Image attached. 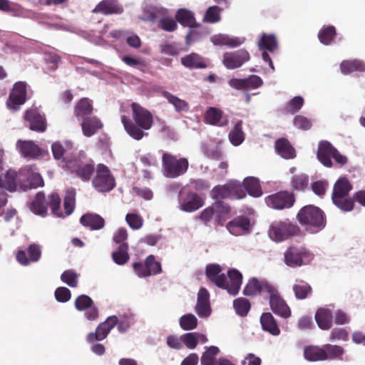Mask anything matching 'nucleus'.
<instances>
[{
  "mask_svg": "<svg viewBox=\"0 0 365 365\" xmlns=\"http://www.w3.org/2000/svg\"><path fill=\"white\" fill-rule=\"evenodd\" d=\"M131 118L125 115H121V123L126 133L136 140H142L148 135L146 130L153 125V115L145 108L133 102L130 105Z\"/></svg>",
  "mask_w": 365,
  "mask_h": 365,
  "instance_id": "f257e3e1",
  "label": "nucleus"
},
{
  "mask_svg": "<svg viewBox=\"0 0 365 365\" xmlns=\"http://www.w3.org/2000/svg\"><path fill=\"white\" fill-rule=\"evenodd\" d=\"M207 278L217 287L227 290L231 295H237L242 282V274L237 269L227 272V276L222 273V267L217 264H210L206 267Z\"/></svg>",
  "mask_w": 365,
  "mask_h": 365,
  "instance_id": "f03ea898",
  "label": "nucleus"
},
{
  "mask_svg": "<svg viewBox=\"0 0 365 365\" xmlns=\"http://www.w3.org/2000/svg\"><path fill=\"white\" fill-rule=\"evenodd\" d=\"M352 185L346 178H339L334 185L331 200L333 203L343 212H350L354 207V196H349Z\"/></svg>",
  "mask_w": 365,
  "mask_h": 365,
  "instance_id": "7ed1b4c3",
  "label": "nucleus"
},
{
  "mask_svg": "<svg viewBox=\"0 0 365 365\" xmlns=\"http://www.w3.org/2000/svg\"><path fill=\"white\" fill-rule=\"evenodd\" d=\"M163 174L168 178H177L185 175L189 168V161L186 158L179 157L170 153L162 155Z\"/></svg>",
  "mask_w": 365,
  "mask_h": 365,
  "instance_id": "20e7f679",
  "label": "nucleus"
},
{
  "mask_svg": "<svg viewBox=\"0 0 365 365\" xmlns=\"http://www.w3.org/2000/svg\"><path fill=\"white\" fill-rule=\"evenodd\" d=\"M297 219L302 225L309 226L316 231L322 230L326 224L324 212L312 205L302 207L297 215Z\"/></svg>",
  "mask_w": 365,
  "mask_h": 365,
  "instance_id": "39448f33",
  "label": "nucleus"
},
{
  "mask_svg": "<svg viewBox=\"0 0 365 365\" xmlns=\"http://www.w3.org/2000/svg\"><path fill=\"white\" fill-rule=\"evenodd\" d=\"M66 168L84 182L89 181L96 170L93 160L86 159L83 154L66 160Z\"/></svg>",
  "mask_w": 365,
  "mask_h": 365,
  "instance_id": "423d86ee",
  "label": "nucleus"
},
{
  "mask_svg": "<svg viewBox=\"0 0 365 365\" xmlns=\"http://www.w3.org/2000/svg\"><path fill=\"white\" fill-rule=\"evenodd\" d=\"M246 196L242 183L236 180H230L225 185L215 186L211 190V197L215 201L224 199H242Z\"/></svg>",
  "mask_w": 365,
  "mask_h": 365,
  "instance_id": "0eeeda50",
  "label": "nucleus"
},
{
  "mask_svg": "<svg viewBox=\"0 0 365 365\" xmlns=\"http://www.w3.org/2000/svg\"><path fill=\"white\" fill-rule=\"evenodd\" d=\"M313 255L304 247H289L284 253V262L289 267L295 268L308 264Z\"/></svg>",
  "mask_w": 365,
  "mask_h": 365,
  "instance_id": "6e6552de",
  "label": "nucleus"
},
{
  "mask_svg": "<svg viewBox=\"0 0 365 365\" xmlns=\"http://www.w3.org/2000/svg\"><path fill=\"white\" fill-rule=\"evenodd\" d=\"M19 187L23 190L37 188L43 184L41 175L35 165H25L17 172Z\"/></svg>",
  "mask_w": 365,
  "mask_h": 365,
  "instance_id": "1a4fd4ad",
  "label": "nucleus"
},
{
  "mask_svg": "<svg viewBox=\"0 0 365 365\" xmlns=\"http://www.w3.org/2000/svg\"><path fill=\"white\" fill-rule=\"evenodd\" d=\"M92 185L97 191L101 192H109L115 187V178L109 168L104 164L97 165Z\"/></svg>",
  "mask_w": 365,
  "mask_h": 365,
  "instance_id": "9d476101",
  "label": "nucleus"
},
{
  "mask_svg": "<svg viewBox=\"0 0 365 365\" xmlns=\"http://www.w3.org/2000/svg\"><path fill=\"white\" fill-rule=\"evenodd\" d=\"M267 205L277 210L290 209L296 202L293 192L281 190L267 196L264 199Z\"/></svg>",
  "mask_w": 365,
  "mask_h": 365,
  "instance_id": "9b49d317",
  "label": "nucleus"
},
{
  "mask_svg": "<svg viewBox=\"0 0 365 365\" xmlns=\"http://www.w3.org/2000/svg\"><path fill=\"white\" fill-rule=\"evenodd\" d=\"M299 227L289 220L274 222L269 229V235L275 241L285 240L292 236L298 235Z\"/></svg>",
  "mask_w": 365,
  "mask_h": 365,
  "instance_id": "f8f14e48",
  "label": "nucleus"
},
{
  "mask_svg": "<svg viewBox=\"0 0 365 365\" xmlns=\"http://www.w3.org/2000/svg\"><path fill=\"white\" fill-rule=\"evenodd\" d=\"M179 207L180 210L192 212L202 207L204 205L203 198L192 191L181 190L178 195Z\"/></svg>",
  "mask_w": 365,
  "mask_h": 365,
  "instance_id": "ddd939ff",
  "label": "nucleus"
},
{
  "mask_svg": "<svg viewBox=\"0 0 365 365\" xmlns=\"http://www.w3.org/2000/svg\"><path fill=\"white\" fill-rule=\"evenodd\" d=\"M27 83L25 81L16 82L6 101L9 108L17 111L26 101Z\"/></svg>",
  "mask_w": 365,
  "mask_h": 365,
  "instance_id": "4468645a",
  "label": "nucleus"
},
{
  "mask_svg": "<svg viewBox=\"0 0 365 365\" xmlns=\"http://www.w3.org/2000/svg\"><path fill=\"white\" fill-rule=\"evenodd\" d=\"M24 118L30 130L37 133H43L46 130L47 123L45 115L37 108L27 109L24 113Z\"/></svg>",
  "mask_w": 365,
  "mask_h": 365,
  "instance_id": "2eb2a0df",
  "label": "nucleus"
},
{
  "mask_svg": "<svg viewBox=\"0 0 365 365\" xmlns=\"http://www.w3.org/2000/svg\"><path fill=\"white\" fill-rule=\"evenodd\" d=\"M271 310L277 315L287 319L291 316V309L287 302L281 297L277 289L273 286L268 293Z\"/></svg>",
  "mask_w": 365,
  "mask_h": 365,
  "instance_id": "dca6fc26",
  "label": "nucleus"
},
{
  "mask_svg": "<svg viewBox=\"0 0 365 365\" xmlns=\"http://www.w3.org/2000/svg\"><path fill=\"white\" fill-rule=\"evenodd\" d=\"M118 318L111 316L101 323L96 328L95 332H91L87 335L86 340L88 343H93L96 341H101L107 337L110 330L116 325Z\"/></svg>",
  "mask_w": 365,
  "mask_h": 365,
  "instance_id": "f3484780",
  "label": "nucleus"
},
{
  "mask_svg": "<svg viewBox=\"0 0 365 365\" xmlns=\"http://www.w3.org/2000/svg\"><path fill=\"white\" fill-rule=\"evenodd\" d=\"M273 286V284L265 279H258L256 277H252L248 280L242 292L245 296L255 297L263 292L268 294L272 290Z\"/></svg>",
  "mask_w": 365,
  "mask_h": 365,
  "instance_id": "a211bd4d",
  "label": "nucleus"
},
{
  "mask_svg": "<svg viewBox=\"0 0 365 365\" xmlns=\"http://www.w3.org/2000/svg\"><path fill=\"white\" fill-rule=\"evenodd\" d=\"M249 60V53L245 49H240L234 52L224 53L222 63L227 68L235 69L240 67Z\"/></svg>",
  "mask_w": 365,
  "mask_h": 365,
  "instance_id": "6ab92c4d",
  "label": "nucleus"
},
{
  "mask_svg": "<svg viewBox=\"0 0 365 365\" xmlns=\"http://www.w3.org/2000/svg\"><path fill=\"white\" fill-rule=\"evenodd\" d=\"M28 256L24 250H18L16 254L17 262L23 266H28L32 262H38L41 257V247L39 245L33 243L27 248Z\"/></svg>",
  "mask_w": 365,
  "mask_h": 365,
  "instance_id": "aec40b11",
  "label": "nucleus"
},
{
  "mask_svg": "<svg viewBox=\"0 0 365 365\" xmlns=\"http://www.w3.org/2000/svg\"><path fill=\"white\" fill-rule=\"evenodd\" d=\"M195 312L200 317H207L211 314L210 294L206 288L201 287L197 293Z\"/></svg>",
  "mask_w": 365,
  "mask_h": 365,
  "instance_id": "412c9836",
  "label": "nucleus"
},
{
  "mask_svg": "<svg viewBox=\"0 0 365 365\" xmlns=\"http://www.w3.org/2000/svg\"><path fill=\"white\" fill-rule=\"evenodd\" d=\"M335 149L329 141L322 140L319 142L317 156L319 162L325 167L331 168L333 166L331 158Z\"/></svg>",
  "mask_w": 365,
  "mask_h": 365,
  "instance_id": "4be33fe9",
  "label": "nucleus"
},
{
  "mask_svg": "<svg viewBox=\"0 0 365 365\" xmlns=\"http://www.w3.org/2000/svg\"><path fill=\"white\" fill-rule=\"evenodd\" d=\"M16 148L24 158L31 159H36L42 153L41 148L32 140H19Z\"/></svg>",
  "mask_w": 365,
  "mask_h": 365,
  "instance_id": "5701e85b",
  "label": "nucleus"
},
{
  "mask_svg": "<svg viewBox=\"0 0 365 365\" xmlns=\"http://www.w3.org/2000/svg\"><path fill=\"white\" fill-rule=\"evenodd\" d=\"M93 12L103 15L120 14L123 12V7L118 0H102L93 9Z\"/></svg>",
  "mask_w": 365,
  "mask_h": 365,
  "instance_id": "b1692460",
  "label": "nucleus"
},
{
  "mask_svg": "<svg viewBox=\"0 0 365 365\" xmlns=\"http://www.w3.org/2000/svg\"><path fill=\"white\" fill-rule=\"evenodd\" d=\"M250 221L247 217L238 216L229 222L227 229L233 235H240L250 230Z\"/></svg>",
  "mask_w": 365,
  "mask_h": 365,
  "instance_id": "393cba45",
  "label": "nucleus"
},
{
  "mask_svg": "<svg viewBox=\"0 0 365 365\" xmlns=\"http://www.w3.org/2000/svg\"><path fill=\"white\" fill-rule=\"evenodd\" d=\"M180 63L189 69H202L207 67L206 59L194 52L182 57Z\"/></svg>",
  "mask_w": 365,
  "mask_h": 365,
  "instance_id": "a878e982",
  "label": "nucleus"
},
{
  "mask_svg": "<svg viewBox=\"0 0 365 365\" xmlns=\"http://www.w3.org/2000/svg\"><path fill=\"white\" fill-rule=\"evenodd\" d=\"M102 122L96 116L86 117L82 119L81 128L86 137H91L103 128Z\"/></svg>",
  "mask_w": 365,
  "mask_h": 365,
  "instance_id": "bb28decb",
  "label": "nucleus"
},
{
  "mask_svg": "<svg viewBox=\"0 0 365 365\" xmlns=\"http://www.w3.org/2000/svg\"><path fill=\"white\" fill-rule=\"evenodd\" d=\"M73 145L72 142L64 141L63 143L57 141L52 144L51 150L53 157L56 160L63 159L66 164V160H68L67 156L68 153H72Z\"/></svg>",
  "mask_w": 365,
  "mask_h": 365,
  "instance_id": "cd10ccee",
  "label": "nucleus"
},
{
  "mask_svg": "<svg viewBox=\"0 0 365 365\" xmlns=\"http://www.w3.org/2000/svg\"><path fill=\"white\" fill-rule=\"evenodd\" d=\"M315 320L318 327L322 330H329L332 327L333 314L327 308H319L315 313Z\"/></svg>",
  "mask_w": 365,
  "mask_h": 365,
  "instance_id": "c85d7f7f",
  "label": "nucleus"
},
{
  "mask_svg": "<svg viewBox=\"0 0 365 365\" xmlns=\"http://www.w3.org/2000/svg\"><path fill=\"white\" fill-rule=\"evenodd\" d=\"M80 222L84 227H88L92 230L102 229L105 225L104 219L98 214L86 213L81 216Z\"/></svg>",
  "mask_w": 365,
  "mask_h": 365,
  "instance_id": "c756f323",
  "label": "nucleus"
},
{
  "mask_svg": "<svg viewBox=\"0 0 365 365\" xmlns=\"http://www.w3.org/2000/svg\"><path fill=\"white\" fill-rule=\"evenodd\" d=\"M260 323L262 329L270 334L278 336L280 334V329L277 320L270 312H265L261 315Z\"/></svg>",
  "mask_w": 365,
  "mask_h": 365,
  "instance_id": "7c9ffc66",
  "label": "nucleus"
},
{
  "mask_svg": "<svg viewBox=\"0 0 365 365\" xmlns=\"http://www.w3.org/2000/svg\"><path fill=\"white\" fill-rule=\"evenodd\" d=\"M19 186L17 172L9 170L4 174L0 175V188H4L9 192H14Z\"/></svg>",
  "mask_w": 365,
  "mask_h": 365,
  "instance_id": "2f4dec72",
  "label": "nucleus"
},
{
  "mask_svg": "<svg viewBox=\"0 0 365 365\" xmlns=\"http://www.w3.org/2000/svg\"><path fill=\"white\" fill-rule=\"evenodd\" d=\"M48 202L44 193L38 192L30 205L31 210L36 215L45 217L47 214Z\"/></svg>",
  "mask_w": 365,
  "mask_h": 365,
  "instance_id": "473e14b6",
  "label": "nucleus"
},
{
  "mask_svg": "<svg viewBox=\"0 0 365 365\" xmlns=\"http://www.w3.org/2000/svg\"><path fill=\"white\" fill-rule=\"evenodd\" d=\"M176 21H178L182 26L197 28L200 24L197 23L194 16V14L190 11L185 9H180L175 15Z\"/></svg>",
  "mask_w": 365,
  "mask_h": 365,
  "instance_id": "72a5a7b5",
  "label": "nucleus"
},
{
  "mask_svg": "<svg viewBox=\"0 0 365 365\" xmlns=\"http://www.w3.org/2000/svg\"><path fill=\"white\" fill-rule=\"evenodd\" d=\"M340 70L344 75L353 72H364L365 63L359 59L344 60L340 63Z\"/></svg>",
  "mask_w": 365,
  "mask_h": 365,
  "instance_id": "f704fd0d",
  "label": "nucleus"
},
{
  "mask_svg": "<svg viewBox=\"0 0 365 365\" xmlns=\"http://www.w3.org/2000/svg\"><path fill=\"white\" fill-rule=\"evenodd\" d=\"M242 188L245 192L255 197H260L262 195V190L260 186L259 180L255 177L246 178L242 184Z\"/></svg>",
  "mask_w": 365,
  "mask_h": 365,
  "instance_id": "c9c22d12",
  "label": "nucleus"
},
{
  "mask_svg": "<svg viewBox=\"0 0 365 365\" xmlns=\"http://www.w3.org/2000/svg\"><path fill=\"white\" fill-rule=\"evenodd\" d=\"M304 357L308 361H324L325 352L323 346L309 345L304 349Z\"/></svg>",
  "mask_w": 365,
  "mask_h": 365,
  "instance_id": "e433bc0d",
  "label": "nucleus"
},
{
  "mask_svg": "<svg viewBox=\"0 0 365 365\" xmlns=\"http://www.w3.org/2000/svg\"><path fill=\"white\" fill-rule=\"evenodd\" d=\"M93 111L91 101L87 98L80 99L74 107V115L78 119L88 117Z\"/></svg>",
  "mask_w": 365,
  "mask_h": 365,
  "instance_id": "4c0bfd02",
  "label": "nucleus"
},
{
  "mask_svg": "<svg viewBox=\"0 0 365 365\" xmlns=\"http://www.w3.org/2000/svg\"><path fill=\"white\" fill-rule=\"evenodd\" d=\"M275 149L277 153L284 158L291 159L295 156L294 148L285 138H280L276 141Z\"/></svg>",
  "mask_w": 365,
  "mask_h": 365,
  "instance_id": "58836bf2",
  "label": "nucleus"
},
{
  "mask_svg": "<svg viewBox=\"0 0 365 365\" xmlns=\"http://www.w3.org/2000/svg\"><path fill=\"white\" fill-rule=\"evenodd\" d=\"M309 185V176L305 173L293 175L290 179L289 185L294 192H304Z\"/></svg>",
  "mask_w": 365,
  "mask_h": 365,
  "instance_id": "ea45409f",
  "label": "nucleus"
},
{
  "mask_svg": "<svg viewBox=\"0 0 365 365\" xmlns=\"http://www.w3.org/2000/svg\"><path fill=\"white\" fill-rule=\"evenodd\" d=\"M128 250L129 247L127 242H123L119 245L117 250L114 251L111 255L113 262L118 265L125 264L130 259Z\"/></svg>",
  "mask_w": 365,
  "mask_h": 365,
  "instance_id": "a19ab883",
  "label": "nucleus"
},
{
  "mask_svg": "<svg viewBox=\"0 0 365 365\" xmlns=\"http://www.w3.org/2000/svg\"><path fill=\"white\" fill-rule=\"evenodd\" d=\"M215 212V220L218 225H223L224 222L229 217L230 207L223 201H215L213 203Z\"/></svg>",
  "mask_w": 365,
  "mask_h": 365,
  "instance_id": "79ce46f5",
  "label": "nucleus"
},
{
  "mask_svg": "<svg viewBox=\"0 0 365 365\" xmlns=\"http://www.w3.org/2000/svg\"><path fill=\"white\" fill-rule=\"evenodd\" d=\"M222 111L215 107H210L205 114V122L212 125H225L227 120L222 121Z\"/></svg>",
  "mask_w": 365,
  "mask_h": 365,
  "instance_id": "37998d69",
  "label": "nucleus"
},
{
  "mask_svg": "<svg viewBox=\"0 0 365 365\" xmlns=\"http://www.w3.org/2000/svg\"><path fill=\"white\" fill-rule=\"evenodd\" d=\"M336 36V30L334 26H324L318 33V38L324 45H330Z\"/></svg>",
  "mask_w": 365,
  "mask_h": 365,
  "instance_id": "c03bdc74",
  "label": "nucleus"
},
{
  "mask_svg": "<svg viewBox=\"0 0 365 365\" xmlns=\"http://www.w3.org/2000/svg\"><path fill=\"white\" fill-rule=\"evenodd\" d=\"M211 41L214 45L227 46L230 47H237L242 43L240 38L230 37L225 34L215 35L211 38Z\"/></svg>",
  "mask_w": 365,
  "mask_h": 365,
  "instance_id": "a18cd8bd",
  "label": "nucleus"
},
{
  "mask_svg": "<svg viewBox=\"0 0 365 365\" xmlns=\"http://www.w3.org/2000/svg\"><path fill=\"white\" fill-rule=\"evenodd\" d=\"M323 349L325 352L324 361L340 359L344 353L341 346L330 344H324Z\"/></svg>",
  "mask_w": 365,
  "mask_h": 365,
  "instance_id": "49530a36",
  "label": "nucleus"
},
{
  "mask_svg": "<svg viewBox=\"0 0 365 365\" xmlns=\"http://www.w3.org/2000/svg\"><path fill=\"white\" fill-rule=\"evenodd\" d=\"M293 291L295 297L297 299L302 300L311 295L312 288L307 282L303 280H299V283L293 285Z\"/></svg>",
  "mask_w": 365,
  "mask_h": 365,
  "instance_id": "de8ad7c7",
  "label": "nucleus"
},
{
  "mask_svg": "<svg viewBox=\"0 0 365 365\" xmlns=\"http://www.w3.org/2000/svg\"><path fill=\"white\" fill-rule=\"evenodd\" d=\"M163 96L170 103L173 105L177 112L187 111L189 110V104L185 101L179 98L168 91H164Z\"/></svg>",
  "mask_w": 365,
  "mask_h": 365,
  "instance_id": "09e8293b",
  "label": "nucleus"
},
{
  "mask_svg": "<svg viewBox=\"0 0 365 365\" xmlns=\"http://www.w3.org/2000/svg\"><path fill=\"white\" fill-rule=\"evenodd\" d=\"M242 121L237 122L229 133V139L235 146L240 145L245 140V133L242 131Z\"/></svg>",
  "mask_w": 365,
  "mask_h": 365,
  "instance_id": "8fccbe9b",
  "label": "nucleus"
},
{
  "mask_svg": "<svg viewBox=\"0 0 365 365\" xmlns=\"http://www.w3.org/2000/svg\"><path fill=\"white\" fill-rule=\"evenodd\" d=\"M219 352L220 349L217 346H211L207 348L201 356V365H216V356Z\"/></svg>",
  "mask_w": 365,
  "mask_h": 365,
  "instance_id": "3c124183",
  "label": "nucleus"
},
{
  "mask_svg": "<svg viewBox=\"0 0 365 365\" xmlns=\"http://www.w3.org/2000/svg\"><path fill=\"white\" fill-rule=\"evenodd\" d=\"M233 307L237 314L241 317H245L250 310L251 304L247 299L239 297L233 301Z\"/></svg>",
  "mask_w": 365,
  "mask_h": 365,
  "instance_id": "603ef678",
  "label": "nucleus"
},
{
  "mask_svg": "<svg viewBox=\"0 0 365 365\" xmlns=\"http://www.w3.org/2000/svg\"><path fill=\"white\" fill-rule=\"evenodd\" d=\"M76 190L73 188L69 189L66 193L63 200V217L70 215L74 209Z\"/></svg>",
  "mask_w": 365,
  "mask_h": 365,
  "instance_id": "864d4df0",
  "label": "nucleus"
},
{
  "mask_svg": "<svg viewBox=\"0 0 365 365\" xmlns=\"http://www.w3.org/2000/svg\"><path fill=\"white\" fill-rule=\"evenodd\" d=\"M145 262L149 277L151 275H156L162 272L161 264L155 259V257L154 255H148L145 258Z\"/></svg>",
  "mask_w": 365,
  "mask_h": 365,
  "instance_id": "5fc2aeb1",
  "label": "nucleus"
},
{
  "mask_svg": "<svg viewBox=\"0 0 365 365\" xmlns=\"http://www.w3.org/2000/svg\"><path fill=\"white\" fill-rule=\"evenodd\" d=\"M48 201L52 213L60 217H63V212L61 210V197L57 193H52L48 196Z\"/></svg>",
  "mask_w": 365,
  "mask_h": 365,
  "instance_id": "6e6d98bb",
  "label": "nucleus"
},
{
  "mask_svg": "<svg viewBox=\"0 0 365 365\" xmlns=\"http://www.w3.org/2000/svg\"><path fill=\"white\" fill-rule=\"evenodd\" d=\"M259 46L261 49L273 51L277 46L275 36L274 35L263 34L259 42Z\"/></svg>",
  "mask_w": 365,
  "mask_h": 365,
  "instance_id": "4d7b16f0",
  "label": "nucleus"
},
{
  "mask_svg": "<svg viewBox=\"0 0 365 365\" xmlns=\"http://www.w3.org/2000/svg\"><path fill=\"white\" fill-rule=\"evenodd\" d=\"M180 325L184 330H192L197 327V319L195 315L187 314L180 317Z\"/></svg>",
  "mask_w": 365,
  "mask_h": 365,
  "instance_id": "13d9d810",
  "label": "nucleus"
},
{
  "mask_svg": "<svg viewBox=\"0 0 365 365\" xmlns=\"http://www.w3.org/2000/svg\"><path fill=\"white\" fill-rule=\"evenodd\" d=\"M220 20V9L217 6L209 7L204 16L203 21L214 24Z\"/></svg>",
  "mask_w": 365,
  "mask_h": 365,
  "instance_id": "bf43d9fd",
  "label": "nucleus"
},
{
  "mask_svg": "<svg viewBox=\"0 0 365 365\" xmlns=\"http://www.w3.org/2000/svg\"><path fill=\"white\" fill-rule=\"evenodd\" d=\"M198 337L205 338V336L199 333L190 332L185 334L182 336V341L188 349H193L197 345Z\"/></svg>",
  "mask_w": 365,
  "mask_h": 365,
  "instance_id": "052dcab7",
  "label": "nucleus"
},
{
  "mask_svg": "<svg viewBox=\"0 0 365 365\" xmlns=\"http://www.w3.org/2000/svg\"><path fill=\"white\" fill-rule=\"evenodd\" d=\"M93 304V299L86 294L78 296L75 301V307L78 311H85Z\"/></svg>",
  "mask_w": 365,
  "mask_h": 365,
  "instance_id": "680f3d73",
  "label": "nucleus"
},
{
  "mask_svg": "<svg viewBox=\"0 0 365 365\" xmlns=\"http://www.w3.org/2000/svg\"><path fill=\"white\" fill-rule=\"evenodd\" d=\"M303 105V98L301 96H295L287 103L286 110L288 113L294 114L299 111Z\"/></svg>",
  "mask_w": 365,
  "mask_h": 365,
  "instance_id": "e2e57ef3",
  "label": "nucleus"
},
{
  "mask_svg": "<svg viewBox=\"0 0 365 365\" xmlns=\"http://www.w3.org/2000/svg\"><path fill=\"white\" fill-rule=\"evenodd\" d=\"M61 279L71 287H76L78 285L77 274L73 270L64 271L61 274Z\"/></svg>",
  "mask_w": 365,
  "mask_h": 365,
  "instance_id": "0e129e2a",
  "label": "nucleus"
},
{
  "mask_svg": "<svg viewBox=\"0 0 365 365\" xmlns=\"http://www.w3.org/2000/svg\"><path fill=\"white\" fill-rule=\"evenodd\" d=\"M125 220L133 230H138L141 228L143 225V218L137 214H127L125 216Z\"/></svg>",
  "mask_w": 365,
  "mask_h": 365,
  "instance_id": "69168bd1",
  "label": "nucleus"
},
{
  "mask_svg": "<svg viewBox=\"0 0 365 365\" xmlns=\"http://www.w3.org/2000/svg\"><path fill=\"white\" fill-rule=\"evenodd\" d=\"M160 27L165 31L172 32L177 29L176 21L170 17H163L159 21Z\"/></svg>",
  "mask_w": 365,
  "mask_h": 365,
  "instance_id": "338daca9",
  "label": "nucleus"
},
{
  "mask_svg": "<svg viewBox=\"0 0 365 365\" xmlns=\"http://www.w3.org/2000/svg\"><path fill=\"white\" fill-rule=\"evenodd\" d=\"M294 125L296 128L307 130L312 127V122L307 117L298 115L294 118Z\"/></svg>",
  "mask_w": 365,
  "mask_h": 365,
  "instance_id": "774afa93",
  "label": "nucleus"
}]
</instances>
